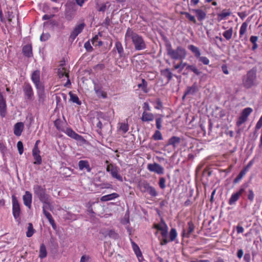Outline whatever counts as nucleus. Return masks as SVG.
Instances as JSON below:
<instances>
[{
  "label": "nucleus",
  "instance_id": "774afa93",
  "mask_svg": "<svg viewBox=\"0 0 262 262\" xmlns=\"http://www.w3.org/2000/svg\"><path fill=\"white\" fill-rule=\"evenodd\" d=\"M161 122H162V120L161 119H156V125H157V127L158 129H160L161 127Z\"/></svg>",
  "mask_w": 262,
  "mask_h": 262
},
{
  "label": "nucleus",
  "instance_id": "680f3d73",
  "mask_svg": "<svg viewBox=\"0 0 262 262\" xmlns=\"http://www.w3.org/2000/svg\"><path fill=\"white\" fill-rule=\"evenodd\" d=\"M155 107L157 109L161 108L162 107V103L159 100H157Z\"/></svg>",
  "mask_w": 262,
  "mask_h": 262
},
{
  "label": "nucleus",
  "instance_id": "09e8293b",
  "mask_svg": "<svg viewBox=\"0 0 262 262\" xmlns=\"http://www.w3.org/2000/svg\"><path fill=\"white\" fill-rule=\"evenodd\" d=\"M115 47H116L118 53L120 55H121L123 52V49L121 43L119 41L116 42V44H115Z\"/></svg>",
  "mask_w": 262,
  "mask_h": 262
},
{
  "label": "nucleus",
  "instance_id": "f3484780",
  "mask_svg": "<svg viewBox=\"0 0 262 262\" xmlns=\"http://www.w3.org/2000/svg\"><path fill=\"white\" fill-rule=\"evenodd\" d=\"M148 169L150 171L155 172L158 174L163 173V168L156 163L148 164Z\"/></svg>",
  "mask_w": 262,
  "mask_h": 262
},
{
  "label": "nucleus",
  "instance_id": "4d7b16f0",
  "mask_svg": "<svg viewBox=\"0 0 262 262\" xmlns=\"http://www.w3.org/2000/svg\"><path fill=\"white\" fill-rule=\"evenodd\" d=\"M261 126H262V115H261V116L260 117V119H259V120L258 121V122H257V123L256 124L255 129L258 130L261 127Z\"/></svg>",
  "mask_w": 262,
  "mask_h": 262
},
{
  "label": "nucleus",
  "instance_id": "7c9ffc66",
  "mask_svg": "<svg viewBox=\"0 0 262 262\" xmlns=\"http://www.w3.org/2000/svg\"><path fill=\"white\" fill-rule=\"evenodd\" d=\"M118 129L122 134L126 133L129 129V126L127 123H120L118 124Z\"/></svg>",
  "mask_w": 262,
  "mask_h": 262
},
{
  "label": "nucleus",
  "instance_id": "f8f14e48",
  "mask_svg": "<svg viewBox=\"0 0 262 262\" xmlns=\"http://www.w3.org/2000/svg\"><path fill=\"white\" fill-rule=\"evenodd\" d=\"M32 155L34 159L35 160L34 164L37 165L40 164L42 162V159L40 156V150L37 146H36L35 148H33L32 150Z\"/></svg>",
  "mask_w": 262,
  "mask_h": 262
},
{
  "label": "nucleus",
  "instance_id": "864d4df0",
  "mask_svg": "<svg viewBox=\"0 0 262 262\" xmlns=\"http://www.w3.org/2000/svg\"><path fill=\"white\" fill-rule=\"evenodd\" d=\"M106 4H102L100 5H97V9L99 11L104 12L106 9Z\"/></svg>",
  "mask_w": 262,
  "mask_h": 262
},
{
  "label": "nucleus",
  "instance_id": "f03ea898",
  "mask_svg": "<svg viewBox=\"0 0 262 262\" xmlns=\"http://www.w3.org/2000/svg\"><path fill=\"white\" fill-rule=\"evenodd\" d=\"M126 44L133 42L136 50H142L146 48V45L142 37L128 28L125 35Z\"/></svg>",
  "mask_w": 262,
  "mask_h": 262
},
{
  "label": "nucleus",
  "instance_id": "a18cd8bd",
  "mask_svg": "<svg viewBox=\"0 0 262 262\" xmlns=\"http://www.w3.org/2000/svg\"><path fill=\"white\" fill-rule=\"evenodd\" d=\"M252 111L253 110L251 107H246L243 110L241 114L248 118V117L252 112Z\"/></svg>",
  "mask_w": 262,
  "mask_h": 262
},
{
  "label": "nucleus",
  "instance_id": "6ab92c4d",
  "mask_svg": "<svg viewBox=\"0 0 262 262\" xmlns=\"http://www.w3.org/2000/svg\"><path fill=\"white\" fill-rule=\"evenodd\" d=\"M192 11L195 13L199 21H201L206 18V13L203 10L198 9H193Z\"/></svg>",
  "mask_w": 262,
  "mask_h": 262
},
{
  "label": "nucleus",
  "instance_id": "dca6fc26",
  "mask_svg": "<svg viewBox=\"0 0 262 262\" xmlns=\"http://www.w3.org/2000/svg\"><path fill=\"white\" fill-rule=\"evenodd\" d=\"M24 124L23 122H17L14 126V134L16 136H20L24 130Z\"/></svg>",
  "mask_w": 262,
  "mask_h": 262
},
{
  "label": "nucleus",
  "instance_id": "1a4fd4ad",
  "mask_svg": "<svg viewBox=\"0 0 262 262\" xmlns=\"http://www.w3.org/2000/svg\"><path fill=\"white\" fill-rule=\"evenodd\" d=\"M195 228L194 225L192 221H190L187 223V227L183 228L182 236L189 238L191 233L194 231Z\"/></svg>",
  "mask_w": 262,
  "mask_h": 262
},
{
  "label": "nucleus",
  "instance_id": "72a5a7b5",
  "mask_svg": "<svg viewBox=\"0 0 262 262\" xmlns=\"http://www.w3.org/2000/svg\"><path fill=\"white\" fill-rule=\"evenodd\" d=\"M248 24L246 22H244L239 29V38H242L245 34L247 31Z\"/></svg>",
  "mask_w": 262,
  "mask_h": 262
},
{
  "label": "nucleus",
  "instance_id": "2eb2a0df",
  "mask_svg": "<svg viewBox=\"0 0 262 262\" xmlns=\"http://www.w3.org/2000/svg\"><path fill=\"white\" fill-rule=\"evenodd\" d=\"M6 113V104L3 94L0 92V115L2 117L5 116Z\"/></svg>",
  "mask_w": 262,
  "mask_h": 262
},
{
  "label": "nucleus",
  "instance_id": "a19ab883",
  "mask_svg": "<svg viewBox=\"0 0 262 262\" xmlns=\"http://www.w3.org/2000/svg\"><path fill=\"white\" fill-rule=\"evenodd\" d=\"M181 14L185 15L186 18H187L189 21L192 22L193 24H196V20L194 16L191 15L188 12H182Z\"/></svg>",
  "mask_w": 262,
  "mask_h": 262
},
{
  "label": "nucleus",
  "instance_id": "b1692460",
  "mask_svg": "<svg viewBox=\"0 0 262 262\" xmlns=\"http://www.w3.org/2000/svg\"><path fill=\"white\" fill-rule=\"evenodd\" d=\"M78 166L80 170H82L84 169H86L87 171H91V169L90 167V165L88 161L80 160L78 163Z\"/></svg>",
  "mask_w": 262,
  "mask_h": 262
},
{
  "label": "nucleus",
  "instance_id": "c756f323",
  "mask_svg": "<svg viewBox=\"0 0 262 262\" xmlns=\"http://www.w3.org/2000/svg\"><path fill=\"white\" fill-rule=\"evenodd\" d=\"M231 12L229 10H223L221 13L217 14V16L220 20H223L226 17L231 15Z\"/></svg>",
  "mask_w": 262,
  "mask_h": 262
},
{
  "label": "nucleus",
  "instance_id": "423d86ee",
  "mask_svg": "<svg viewBox=\"0 0 262 262\" xmlns=\"http://www.w3.org/2000/svg\"><path fill=\"white\" fill-rule=\"evenodd\" d=\"M154 228L156 229L155 235L159 238L161 245L164 244V223L163 219L160 223L155 224Z\"/></svg>",
  "mask_w": 262,
  "mask_h": 262
},
{
  "label": "nucleus",
  "instance_id": "aec40b11",
  "mask_svg": "<svg viewBox=\"0 0 262 262\" xmlns=\"http://www.w3.org/2000/svg\"><path fill=\"white\" fill-rule=\"evenodd\" d=\"M66 134L69 137L76 140H81L82 139V137L77 133H76L74 131H73L71 128H67L65 132Z\"/></svg>",
  "mask_w": 262,
  "mask_h": 262
},
{
  "label": "nucleus",
  "instance_id": "473e14b6",
  "mask_svg": "<svg viewBox=\"0 0 262 262\" xmlns=\"http://www.w3.org/2000/svg\"><path fill=\"white\" fill-rule=\"evenodd\" d=\"M23 53L25 55L30 57L32 55V47L30 45L25 46L23 49Z\"/></svg>",
  "mask_w": 262,
  "mask_h": 262
},
{
  "label": "nucleus",
  "instance_id": "ddd939ff",
  "mask_svg": "<svg viewBox=\"0 0 262 262\" xmlns=\"http://www.w3.org/2000/svg\"><path fill=\"white\" fill-rule=\"evenodd\" d=\"M23 90L27 99L31 100L34 95L31 85L29 83H25Z\"/></svg>",
  "mask_w": 262,
  "mask_h": 262
},
{
  "label": "nucleus",
  "instance_id": "0eeeda50",
  "mask_svg": "<svg viewBox=\"0 0 262 262\" xmlns=\"http://www.w3.org/2000/svg\"><path fill=\"white\" fill-rule=\"evenodd\" d=\"M106 171L111 173L113 178L116 179L120 182H123V178L119 173L120 169L118 167L111 164L108 165L107 166Z\"/></svg>",
  "mask_w": 262,
  "mask_h": 262
},
{
  "label": "nucleus",
  "instance_id": "4be33fe9",
  "mask_svg": "<svg viewBox=\"0 0 262 262\" xmlns=\"http://www.w3.org/2000/svg\"><path fill=\"white\" fill-rule=\"evenodd\" d=\"M154 119V115L149 112H146L143 111L141 119L144 122H148L151 121L153 120Z\"/></svg>",
  "mask_w": 262,
  "mask_h": 262
},
{
  "label": "nucleus",
  "instance_id": "7ed1b4c3",
  "mask_svg": "<svg viewBox=\"0 0 262 262\" xmlns=\"http://www.w3.org/2000/svg\"><path fill=\"white\" fill-rule=\"evenodd\" d=\"M167 55L172 59H184L186 57V50L181 46H179L176 50L171 48L170 43L166 44Z\"/></svg>",
  "mask_w": 262,
  "mask_h": 262
},
{
  "label": "nucleus",
  "instance_id": "c9c22d12",
  "mask_svg": "<svg viewBox=\"0 0 262 262\" xmlns=\"http://www.w3.org/2000/svg\"><path fill=\"white\" fill-rule=\"evenodd\" d=\"M47 253L46 248L43 244H41L39 249V257L40 258H43L47 256Z\"/></svg>",
  "mask_w": 262,
  "mask_h": 262
},
{
  "label": "nucleus",
  "instance_id": "3c124183",
  "mask_svg": "<svg viewBox=\"0 0 262 262\" xmlns=\"http://www.w3.org/2000/svg\"><path fill=\"white\" fill-rule=\"evenodd\" d=\"M199 60L202 62L205 65H208L209 63V59L205 56H200L199 58Z\"/></svg>",
  "mask_w": 262,
  "mask_h": 262
},
{
  "label": "nucleus",
  "instance_id": "a211bd4d",
  "mask_svg": "<svg viewBox=\"0 0 262 262\" xmlns=\"http://www.w3.org/2000/svg\"><path fill=\"white\" fill-rule=\"evenodd\" d=\"M58 75L60 78H67L68 79L67 82L70 83L68 70L65 67H61L58 69Z\"/></svg>",
  "mask_w": 262,
  "mask_h": 262
},
{
  "label": "nucleus",
  "instance_id": "e2e57ef3",
  "mask_svg": "<svg viewBox=\"0 0 262 262\" xmlns=\"http://www.w3.org/2000/svg\"><path fill=\"white\" fill-rule=\"evenodd\" d=\"M90 259V257L87 255H83L80 259V262H88Z\"/></svg>",
  "mask_w": 262,
  "mask_h": 262
},
{
  "label": "nucleus",
  "instance_id": "69168bd1",
  "mask_svg": "<svg viewBox=\"0 0 262 262\" xmlns=\"http://www.w3.org/2000/svg\"><path fill=\"white\" fill-rule=\"evenodd\" d=\"M253 163V160H251L247 165V166L244 167V170H246V171L247 172L249 169V168L252 165Z\"/></svg>",
  "mask_w": 262,
  "mask_h": 262
},
{
  "label": "nucleus",
  "instance_id": "393cba45",
  "mask_svg": "<svg viewBox=\"0 0 262 262\" xmlns=\"http://www.w3.org/2000/svg\"><path fill=\"white\" fill-rule=\"evenodd\" d=\"M188 48L194 55L195 57L199 58L201 56V52L199 49L193 45H189Z\"/></svg>",
  "mask_w": 262,
  "mask_h": 262
},
{
  "label": "nucleus",
  "instance_id": "cd10ccee",
  "mask_svg": "<svg viewBox=\"0 0 262 262\" xmlns=\"http://www.w3.org/2000/svg\"><path fill=\"white\" fill-rule=\"evenodd\" d=\"M145 190L152 196H156L157 194L156 191L154 188L149 186L147 183H143Z\"/></svg>",
  "mask_w": 262,
  "mask_h": 262
},
{
  "label": "nucleus",
  "instance_id": "e433bc0d",
  "mask_svg": "<svg viewBox=\"0 0 262 262\" xmlns=\"http://www.w3.org/2000/svg\"><path fill=\"white\" fill-rule=\"evenodd\" d=\"M75 16V12L66 9L65 12V18L68 21L72 20Z\"/></svg>",
  "mask_w": 262,
  "mask_h": 262
},
{
  "label": "nucleus",
  "instance_id": "9d476101",
  "mask_svg": "<svg viewBox=\"0 0 262 262\" xmlns=\"http://www.w3.org/2000/svg\"><path fill=\"white\" fill-rule=\"evenodd\" d=\"M85 27L84 23L79 24L75 26L70 35V38L74 40L76 37L82 32Z\"/></svg>",
  "mask_w": 262,
  "mask_h": 262
},
{
  "label": "nucleus",
  "instance_id": "bf43d9fd",
  "mask_svg": "<svg viewBox=\"0 0 262 262\" xmlns=\"http://www.w3.org/2000/svg\"><path fill=\"white\" fill-rule=\"evenodd\" d=\"M142 107L144 111L149 112L150 110L149 104L146 102L143 103Z\"/></svg>",
  "mask_w": 262,
  "mask_h": 262
},
{
  "label": "nucleus",
  "instance_id": "6e6552de",
  "mask_svg": "<svg viewBox=\"0 0 262 262\" xmlns=\"http://www.w3.org/2000/svg\"><path fill=\"white\" fill-rule=\"evenodd\" d=\"M244 192L245 188L241 187L237 191L232 194L228 201V204L230 205H235L236 202L239 199L240 197Z\"/></svg>",
  "mask_w": 262,
  "mask_h": 262
},
{
  "label": "nucleus",
  "instance_id": "49530a36",
  "mask_svg": "<svg viewBox=\"0 0 262 262\" xmlns=\"http://www.w3.org/2000/svg\"><path fill=\"white\" fill-rule=\"evenodd\" d=\"M34 233L33 225L31 223H29L28 227V231L26 233V235L28 237H31Z\"/></svg>",
  "mask_w": 262,
  "mask_h": 262
},
{
  "label": "nucleus",
  "instance_id": "603ef678",
  "mask_svg": "<svg viewBox=\"0 0 262 262\" xmlns=\"http://www.w3.org/2000/svg\"><path fill=\"white\" fill-rule=\"evenodd\" d=\"M17 147L18 148V152L21 155L24 151L23 144L21 141H18L17 143Z\"/></svg>",
  "mask_w": 262,
  "mask_h": 262
},
{
  "label": "nucleus",
  "instance_id": "052dcab7",
  "mask_svg": "<svg viewBox=\"0 0 262 262\" xmlns=\"http://www.w3.org/2000/svg\"><path fill=\"white\" fill-rule=\"evenodd\" d=\"M191 71L193 72L195 75L198 76L200 75L201 73V72L199 69H198L195 66H194Z\"/></svg>",
  "mask_w": 262,
  "mask_h": 262
},
{
  "label": "nucleus",
  "instance_id": "79ce46f5",
  "mask_svg": "<svg viewBox=\"0 0 262 262\" xmlns=\"http://www.w3.org/2000/svg\"><path fill=\"white\" fill-rule=\"evenodd\" d=\"M147 82H146V81L144 79H142V83H139L138 85V86L139 88L141 89L144 92H145V93H147Z\"/></svg>",
  "mask_w": 262,
  "mask_h": 262
},
{
  "label": "nucleus",
  "instance_id": "9b49d317",
  "mask_svg": "<svg viewBox=\"0 0 262 262\" xmlns=\"http://www.w3.org/2000/svg\"><path fill=\"white\" fill-rule=\"evenodd\" d=\"M31 80L36 88L43 86L40 81V71L36 70L34 71L31 75Z\"/></svg>",
  "mask_w": 262,
  "mask_h": 262
},
{
  "label": "nucleus",
  "instance_id": "4468645a",
  "mask_svg": "<svg viewBox=\"0 0 262 262\" xmlns=\"http://www.w3.org/2000/svg\"><path fill=\"white\" fill-rule=\"evenodd\" d=\"M23 200L25 206L30 208L31 207L32 195L28 191H26L25 194L23 195Z\"/></svg>",
  "mask_w": 262,
  "mask_h": 262
},
{
  "label": "nucleus",
  "instance_id": "4c0bfd02",
  "mask_svg": "<svg viewBox=\"0 0 262 262\" xmlns=\"http://www.w3.org/2000/svg\"><path fill=\"white\" fill-rule=\"evenodd\" d=\"M233 34V28H230L228 30L223 32V36L227 40H229L231 39Z\"/></svg>",
  "mask_w": 262,
  "mask_h": 262
},
{
  "label": "nucleus",
  "instance_id": "13d9d810",
  "mask_svg": "<svg viewBox=\"0 0 262 262\" xmlns=\"http://www.w3.org/2000/svg\"><path fill=\"white\" fill-rule=\"evenodd\" d=\"M154 138L155 140H159L162 139V135L160 132L157 131L154 135Z\"/></svg>",
  "mask_w": 262,
  "mask_h": 262
},
{
  "label": "nucleus",
  "instance_id": "a878e982",
  "mask_svg": "<svg viewBox=\"0 0 262 262\" xmlns=\"http://www.w3.org/2000/svg\"><path fill=\"white\" fill-rule=\"evenodd\" d=\"M188 48L194 55L195 57L199 58L201 56V52L199 49L193 45H189Z\"/></svg>",
  "mask_w": 262,
  "mask_h": 262
},
{
  "label": "nucleus",
  "instance_id": "412c9836",
  "mask_svg": "<svg viewBox=\"0 0 262 262\" xmlns=\"http://www.w3.org/2000/svg\"><path fill=\"white\" fill-rule=\"evenodd\" d=\"M36 89H37L38 101L40 103H43L46 98V95L44 92L43 86Z\"/></svg>",
  "mask_w": 262,
  "mask_h": 262
},
{
  "label": "nucleus",
  "instance_id": "c85d7f7f",
  "mask_svg": "<svg viewBox=\"0 0 262 262\" xmlns=\"http://www.w3.org/2000/svg\"><path fill=\"white\" fill-rule=\"evenodd\" d=\"M132 248H133L136 255H137L138 259L139 260H140V258H142V254L140 251L139 247L136 244H135L133 242H132Z\"/></svg>",
  "mask_w": 262,
  "mask_h": 262
},
{
  "label": "nucleus",
  "instance_id": "f704fd0d",
  "mask_svg": "<svg viewBox=\"0 0 262 262\" xmlns=\"http://www.w3.org/2000/svg\"><path fill=\"white\" fill-rule=\"evenodd\" d=\"M258 37L256 36H251L250 38V41L252 43V50L255 51L258 48L257 41L258 40Z\"/></svg>",
  "mask_w": 262,
  "mask_h": 262
},
{
  "label": "nucleus",
  "instance_id": "8fccbe9b",
  "mask_svg": "<svg viewBox=\"0 0 262 262\" xmlns=\"http://www.w3.org/2000/svg\"><path fill=\"white\" fill-rule=\"evenodd\" d=\"M50 35L48 33H43L40 37L41 41H45L49 39Z\"/></svg>",
  "mask_w": 262,
  "mask_h": 262
},
{
  "label": "nucleus",
  "instance_id": "338daca9",
  "mask_svg": "<svg viewBox=\"0 0 262 262\" xmlns=\"http://www.w3.org/2000/svg\"><path fill=\"white\" fill-rule=\"evenodd\" d=\"M244 229L242 226L238 225L236 227V231H237V233H242L244 232Z\"/></svg>",
  "mask_w": 262,
  "mask_h": 262
},
{
  "label": "nucleus",
  "instance_id": "5fc2aeb1",
  "mask_svg": "<svg viewBox=\"0 0 262 262\" xmlns=\"http://www.w3.org/2000/svg\"><path fill=\"white\" fill-rule=\"evenodd\" d=\"M248 199L250 202H253L254 199V194L252 189L248 191Z\"/></svg>",
  "mask_w": 262,
  "mask_h": 262
},
{
  "label": "nucleus",
  "instance_id": "de8ad7c7",
  "mask_svg": "<svg viewBox=\"0 0 262 262\" xmlns=\"http://www.w3.org/2000/svg\"><path fill=\"white\" fill-rule=\"evenodd\" d=\"M95 91L98 96L101 97L103 98L106 97V94L103 91H102L101 89L95 88Z\"/></svg>",
  "mask_w": 262,
  "mask_h": 262
},
{
  "label": "nucleus",
  "instance_id": "20e7f679",
  "mask_svg": "<svg viewBox=\"0 0 262 262\" xmlns=\"http://www.w3.org/2000/svg\"><path fill=\"white\" fill-rule=\"evenodd\" d=\"M256 69L253 68L249 70L243 79V84L246 89H250L257 84Z\"/></svg>",
  "mask_w": 262,
  "mask_h": 262
},
{
  "label": "nucleus",
  "instance_id": "f257e3e1",
  "mask_svg": "<svg viewBox=\"0 0 262 262\" xmlns=\"http://www.w3.org/2000/svg\"><path fill=\"white\" fill-rule=\"evenodd\" d=\"M34 193L38 196L40 202L43 204L42 210L44 215L48 220L49 223L54 229L56 228L55 222L51 214L47 211V209L51 210L52 206L51 202L50 196L46 192L45 189L39 185H35L33 187Z\"/></svg>",
  "mask_w": 262,
  "mask_h": 262
},
{
  "label": "nucleus",
  "instance_id": "c03bdc74",
  "mask_svg": "<svg viewBox=\"0 0 262 262\" xmlns=\"http://www.w3.org/2000/svg\"><path fill=\"white\" fill-rule=\"evenodd\" d=\"M247 120V118L241 114L236 122V125L237 126H240L242 124L246 121Z\"/></svg>",
  "mask_w": 262,
  "mask_h": 262
},
{
  "label": "nucleus",
  "instance_id": "bb28decb",
  "mask_svg": "<svg viewBox=\"0 0 262 262\" xmlns=\"http://www.w3.org/2000/svg\"><path fill=\"white\" fill-rule=\"evenodd\" d=\"M119 196V195L116 193H113L110 194L103 195L101 198V201L105 202L110 200H113Z\"/></svg>",
  "mask_w": 262,
  "mask_h": 262
},
{
  "label": "nucleus",
  "instance_id": "37998d69",
  "mask_svg": "<svg viewBox=\"0 0 262 262\" xmlns=\"http://www.w3.org/2000/svg\"><path fill=\"white\" fill-rule=\"evenodd\" d=\"M177 232L176 229L172 228L169 232V238L170 241H173L177 237Z\"/></svg>",
  "mask_w": 262,
  "mask_h": 262
},
{
  "label": "nucleus",
  "instance_id": "58836bf2",
  "mask_svg": "<svg viewBox=\"0 0 262 262\" xmlns=\"http://www.w3.org/2000/svg\"><path fill=\"white\" fill-rule=\"evenodd\" d=\"M69 95L70 97V100L72 101L73 103H76L78 105H80L81 104V101L79 100L78 96L70 92Z\"/></svg>",
  "mask_w": 262,
  "mask_h": 262
},
{
  "label": "nucleus",
  "instance_id": "5701e85b",
  "mask_svg": "<svg viewBox=\"0 0 262 262\" xmlns=\"http://www.w3.org/2000/svg\"><path fill=\"white\" fill-rule=\"evenodd\" d=\"M180 142L181 138L180 137L173 136L168 140L167 145H172L173 148H175Z\"/></svg>",
  "mask_w": 262,
  "mask_h": 262
},
{
  "label": "nucleus",
  "instance_id": "0e129e2a",
  "mask_svg": "<svg viewBox=\"0 0 262 262\" xmlns=\"http://www.w3.org/2000/svg\"><path fill=\"white\" fill-rule=\"evenodd\" d=\"M166 72L167 73L166 77L168 79V81H169L172 77V74L171 72H169L168 69H165V73Z\"/></svg>",
  "mask_w": 262,
  "mask_h": 262
},
{
  "label": "nucleus",
  "instance_id": "ea45409f",
  "mask_svg": "<svg viewBox=\"0 0 262 262\" xmlns=\"http://www.w3.org/2000/svg\"><path fill=\"white\" fill-rule=\"evenodd\" d=\"M246 173L247 172L246 171V170H244L243 169L237 176V177L234 179L233 182L234 183H238L242 179L243 177L246 174Z\"/></svg>",
  "mask_w": 262,
  "mask_h": 262
},
{
  "label": "nucleus",
  "instance_id": "2f4dec72",
  "mask_svg": "<svg viewBox=\"0 0 262 262\" xmlns=\"http://www.w3.org/2000/svg\"><path fill=\"white\" fill-rule=\"evenodd\" d=\"M197 85L195 83L191 86L188 87L185 92L184 96L189 94H193L197 91Z\"/></svg>",
  "mask_w": 262,
  "mask_h": 262
},
{
  "label": "nucleus",
  "instance_id": "6e6d98bb",
  "mask_svg": "<svg viewBox=\"0 0 262 262\" xmlns=\"http://www.w3.org/2000/svg\"><path fill=\"white\" fill-rule=\"evenodd\" d=\"M98 36H95L94 38H93L92 40V43L94 46H97V45H98V46H101L102 45V43L101 41H98V44L97 43V40L98 39Z\"/></svg>",
  "mask_w": 262,
  "mask_h": 262
},
{
  "label": "nucleus",
  "instance_id": "39448f33",
  "mask_svg": "<svg viewBox=\"0 0 262 262\" xmlns=\"http://www.w3.org/2000/svg\"><path fill=\"white\" fill-rule=\"evenodd\" d=\"M12 213L13 216L18 223L20 222V206L18 201L17 198L13 195L12 198Z\"/></svg>",
  "mask_w": 262,
  "mask_h": 262
}]
</instances>
